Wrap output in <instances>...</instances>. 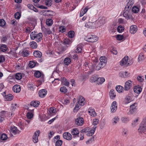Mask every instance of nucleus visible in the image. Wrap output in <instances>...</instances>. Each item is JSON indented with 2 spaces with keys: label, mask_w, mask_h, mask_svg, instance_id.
<instances>
[{
  "label": "nucleus",
  "mask_w": 146,
  "mask_h": 146,
  "mask_svg": "<svg viewBox=\"0 0 146 146\" xmlns=\"http://www.w3.org/2000/svg\"><path fill=\"white\" fill-rule=\"evenodd\" d=\"M99 21L101 25H103L106 22V19L104 17H100L99 19Z\"/></svg>",
  "instance_id": "obj_30"
},
{
  "label": "nucleus",
  "mask_w": 146,
  "mask_h": 146,
  "mask_svg": "<svg viewBox=\"0 0 146 146\" xmlns=\"http://www.w3.org/2000/svg\"><path fill=\"white\" fill-rule=\"evenodd\" d=\"M134 92L137 94L140 93L142 91V89L139 85L136 86L133 88Z\"/></svg>",
  "instance_id": "obj_15"
},
{
  "label": "nucleus",
  "mask_w": 146,
  "mask_h": 146,
  "mask_svg": "<svg viewBox=\"0 0 146 146\" xmlns=\"http://www.w3.org/2000/svg\"><path fill=\"white\" fill-rule=\"evenodd\" d=\"M138 131L139 133H144L146 131V117L143 119L140 125Z\"/></svg>",
  "instance_id": "obj_2"
},
{
  "label": "nucleus",
  "mask_w": 146,
  "mask_h": 146,
  "mask_svg": "<svg viewBox=\"0 0 146 146\" xmlns=\"http://www.w3.org/2000/svg\"><path fill=\"white\" fill-rule=\"evenodd\" d=\"M14 16L16 19H18L20 18L21 14L19 12H17L15 14Z\"/></svg>",
  "instance_id": "obj_63"
},
{
  "label": "nucleus",
  "mask_w": 146,
  "mask_h": 146,
  "mask_svg": "<svg viewBox=\"0 0 146 146\" xmlns=\"http://www.w3.org/2000/svg\"><path fill=\"white\" fill-rule=\"evenodd\" d=\"M13 96L11 94H9L5 96V100L7 101H10L13 100Z\"/></svg>",
  "instance_id": "obj_29"
},
{
  "label": "nucleus",
  "mask_w": 146,
  "mask_h": 146,
  "mask_svg": "<svg viewBox=\"0 0 146 146\" xmlns=\"http://www.w3.org/2000/svg\"><path fill=\"white\" fill-rule=\"evenodd\" d=\"M132 100V98L130 96H127L124 99L125 103L126 104H128L131 102Z\"/></svg>",
  "instance_id": "obj_24"
},
{
  "label": "nucleus",
  "mask_w": 146,
  "mask_h": 146,
  "mask_svg": "<svg viewBox=\"0 0 146 146\" xmlns=\"http://www.w3.org/2000/svg\"><path fill=\"white\" fill-rule=\"evenodd\" d=\"M117 108V105L116 101L113 102L111 104L110 109L111 112L113 113L116 111Z\"/></svg>",
  "instance_id": "obj_8"
},
{
  "label": "nucleus",
  "mask_w": 146,
  "mask_h": 146,
  "mask_svg": "<svg viewBox=\"0 0 146 146\" xmlns=\"http://www.w3.org/2000/svg\"><path fill=\"white\" fill-rule=\"evenodd\" d=\"M122 122L124 123H127L129 121V118L127 117H122L121 119Z\"/></svg>",
  "instance_id": "obj_36"
},
{
  "label": "nucleus",
  "mask_w": 146,
  "mask_h": 146,
  "mask_svg": "<svg viewBox=\"0 0 146 146\" xmlns=\"http://www.w3.org/2000/svg\"><path fill=\"white\" fill-rule=\"evenodd\" d=\"M128 60V57L127 56H125L120 62V64L122 66H128L129 63L127 62Z\"/></svg>",
  "instance_id": "obj_7"
},
{
  "label": "nucleus",
  "mask_w": 146,
  "mask_h": 146,
  "mask_svg": "<svg viewBox=\"0 0 146 146\" xmlns=\"http://www.w3.org/2000/svg\"><path fill=\"white\" fill-rule=\"evenodd\" d=\"M37 33L35 32H32L30 34L31 38L32 40H34L36 38V35H37Z\"/></svg>",
  "instance_id": "obj_37"
},
{
  "label": "nucleus",
  "mask_w": 146,
  "mask_h": 146,
  "mask_svg": "<svg viewBox=\"0 0 146 146\" xmlns=\"http://www.w3.org/2000/svg\"><path fill=\"white\" fill-rule=\"evenodd\" d=\"M109 95L111 99H113L116 96L115 91L113 90H111L109 93Z\"/></svg>",
  "instance_id": "obj_27"
},
{
  "label": "nucleus",
  "mask_w": 146,
  "mask_h": 146,
  "mask_svg": "<svg viewBox=\"0 0 146 146\" xmlns=\"http://www.w3.org/2000/svg\"><path fill=\"white\" fill-rule=\"evenodd\" d=\"M105 81V79L103 77L98 78L96 82L97 83L99 84H102Z\"/></svg>",
  "instance_id": "obj_31"
},
{
  "label": "nucleus",
  "mask_w": 146,
  "mask_h": 146,
  "mask_svg": "<svg viewBox=\"0 0 146 146\" xmlns=\"http://www.w3.org/2000/svg\"><path fill=\"white\" fill-rule=\"evenodd\" d=\"M119 75L121 77L125 78L129 76V73L127 72H122L119 73Z\"/></svg>",
  "instance_id": "obj_13"
},
{
  "label": "nucleus",
  "mask_w": 146,
  "mask_h": 146,
  "mask_svg": "<svg viewBox=\"0 0 146 146\" xmlns=\"http://www.w3.org/2000/svg\"><path fill=\"white\" fill-rule=\"evenodd\" d=\"M7 138V136L6 134L3 133L1 136L0 138L1 140L3 141L6 140Z\"/></svg>",
  "instance_id": "obj_51"
},
{
  "label": "nucleus",
  "mask_w": 146,
  "mask_h": 146,
  "mask_svg": "<svg viewBox=\"0 0 146 146\" xmlns=\"http://www.w3.org/2000/svg\"><path fill=\"white\" fill-rule=\"evenodd\" d=\"M100 62H101L107 63V60L105 56H102L100 58Z\"/></svg>",
  "instance_id": "obj_55"
},
{
  "label": "nucleus",
  "mask_w": 146,
  "mask_h": 146,
  "mask_svg": "<svg viewBox=\"0 0 146 146\" xmlns=\"http://www.w3.org/2000/svg\"><path fill=\"white\" fill-rule=\"evenodd\" d=\"M139 120L138 118H136L132 123L131 125L133 127H134L136 126L138 124V121Z\"/></svg>",
  "instance_id": "obj_42"
},
{
  "label": "nucleus",
  "mask_w": 146,
  "mask_h": 146,
  "mask_svg": "<svg viewBox=\"0 0 146 146\" xmlns=\"http://www.w3.org/2000/svg\"><path fill=\"white\" fill-rule=\"evenodd\" d=\"M95 23L94 22H88L86 23L85 25V27L88 28H92L94 27Z\"/></svg>",
  "instance_id": "obj_21"
},
{
  "label": "nucleus",
  "mask_w": 146,
  "mask_h": 146,
  "mask_svg": "<svg viewBox=\"0 0 146 146\" xmlns=\"http://www.w3.org/2000/svg\"><path fill=\"white\" fill-rule=\"evenodd\" d=\"M34 56L36 57L40 58L42 56L41 52L39 51H35L33 53Z\"/></svg>",
  "instance_id": "obj_26"
},
{
  "label": "nucleus",
  "mask_w": 146,
  "mask_h": 146,
  "mask_svg": "<svg viewBox=\"0 0 146 146\" xmlns=\"http://www.w3.org/2000/svg\"><path fill=\"white\" fill-rule=\"evenodd\" d=\"M124 88L121 86H117L116 87V90L119 93H121L123 91Z\"/></svg>",
  "instance_id": "obj_35"
},
{
  "label": "nucleus",
  "mask_w": 146,
  "mask_h": 146,
  "mask_svg": "<svg viewBox=\"0 0 146 146\" xmlns=\"http://www.w3.org/2000/svg\"><path fill=\"white\" fill-rule=\"evenodd\" d=\"M7 46L6 45L3 44L1 46V50L2 52H5L7 50Z\"/></svg>",
  "instance_id": "obj_50"
},
{
  "label": "nucleus",
  "mask_w": 146,
  "mask_h": 146,
  "mask_svg": "<svg viewBox=\"0 0 146 146\" xmlns=\"http://www.w3.org/2000/svg\"><path fill=\"white\" fill-rule=\"evenodd\" d=\"M117 30L118 32L120 33L124 30V28L121 26H119L118 27Z\"/></svg>",
  "instance_id": "obj_57"
},
{
  "label": "nucleus",
  "mask_w": 146,
  "mask_h": 146,
  "mask_svg": "<svg viewBox=\"0 0 146 146\" xmlns=\"http://www.w3.org/2000/svg\"><path fill=\"white\" fill-rule=\"evenodd\" d=\"M30 44L31 47L34 48H36L37 46L36 43L34 41H32L31 42Z\"/></svg>",
  "instance_id": "obj_40"
},
{
  "label": "nucleus",
  "mask_w": 146,
  "mask_h": 146,
  "mask_svg": "<svg viewBox=\"0 0 146 146\" xmlns=\"http://www.w3.org/2000/svg\"><path fill=\"white\" fill-rule=\"evenodd\" d=\"M128 132V131L126 129H124L122 130V135L124 136H126Z\"/></svg>",
  "instance_id": "obj_61"
},
{
  "label": "nucleus",
  "mask_w": 146,
  "mask_h": 146,
  "mask_svg": "<svg viewBox=\"0 0 146 146\" xmlns=\"http://www.w3.org/2000/svg\"><path fill=\"white\" fill-rule=\"evenodd\" d=\"M6 112H7L5 111H2L0 113H1V116L2 117H3V118L5 119V118L6 117Z\"/></svg>",
  "instance_id": "obj_58"
},
{
  "label": "nucleus",
  "mask_w": 146,
  "mask_h": 146,
  "mask_svg": "<svg viewBox=\"0 0 146 146\" xmlns=\"http://www.w3.org/2000/svg\"><path fill=\"white\" fill-rule=\"evenodd\" d=\"M112 123L113 125H115L119 121V118L117 116H115L112 119Z\"/></svg>",
  "instance_id": "obj_34"
},
{
  "label": "nucleus",
  "mask_w": 146,
  "mask_h": 146,
  "mask_svg": "<svg viewBox=\"0 0 146 146\" xmlns=\"http://www.w3.org/2000/svg\"><path fill=\"white\" fill-rule=\"evenodd\" d=\"M88 112L89 115L92 116H95L96 115V113L95 110L92 108H90L88 110Z\"/></svg>",
  "instance_id": "obj_14"
},
{
  "label": "nucleus",
  "mask_w": 146,
  "mask_h": 146,
  "mask_svg": "<svg viewBox=\"0 0 146 146\" xmlns=\"http://www.w3.org/2000/svg\"><path fill=\"white\" fill-rule=\"evenodd\" d=\"M65 27L64 26H61L59 28V31L60 32L63 33L65 32Z\"/></svg>",
  "instance_id": "obj_59"
},
{
  "label": "nucleus",
  "mask_w": 146,
  "mask_h": 146,
  "mask_svg": "<svg viewBox=\"0 0 146 146\" xmlns=\"http://www.w3.org/2000/svg\"><path fill=\"white\" fill-rule=\"evenodd\" d=\"M46 23L48 26H51L52 24V20L51 19H48L46 20Z\"/></svg>",
  "instance_id": "obj_45"
},
{
  "label": "nucleus",
  "mask_w": 146,
  "mask_h": 146,
  "mask_svg": "<svg viewBox=\"0 0 146 146\" xmlns=\"http://www.w3.org/2000/svg\"><path fill=\"white\" fill-rule=\"evenodd\" d=\"M71 133L73 136H76L78 135L79 131L77 128H74L71 129Z\"/></svg>",
  "instance_id": "obj_19"
},
{
  "label": "nucleus",
  "mask_w": 146,
  "mask_h": 146,
  "mask_svg": "<svg viewBox=\"0 0 146 146\" xmlns=\"http://www.w3.org/2000/svg\"><path fill=\"white\" fill-rule=\"evenodd\" d=\"M36 63L35 62L33 61H31L29 62V66L31 68L34 67L35 66Z\"/></svg>",
  "instance_id": "obj_47"
},
{
  "label": "nucleus",
  "mask_w": 146,
  "mask_h": 146,
  "mask_svg": "<svg viewBox=\"0 0 146 146\" xmlns=\"http://www.w3.org/2000/svg\"><path fill=\"white\" fill-rule=\"evenodd\" d=\"M98 78V76L96 75H94L90 78V81L92 82H95L97 81Z\"/></svg>",
  "instance_id": "obj_33"
},
{
  "label": "nucleus",
  "mask_w": 146,
  "mask_h": 146,
  "mask_svg": "<svg viewBox=\"0 0 146 146\" xmlns=\"http://www.w3.org/2000/svg\"><path fill=\"white\" fill-rule=\"evenodd\" d=\"M145 57L143 53H140L138 57V61H142L144 60Z\"/></svg>",
  "instance_id": "obj_32"
},
{
  "label": "nucleus",
  "mask_w": 146,
  "mask_h": 146,
  "mask_svg": "<svg viewBox=\"0 0 146 146\" xmlns=\"http://www.w3.org/2000/svg\"><path fill=\"white\" fill-rule=\"evenodd\" d=\"M11 131L14 134H16L19 133V131L17 128L14 126L11 127Z\"/></svg>",
  "instance_id": "obj_23"
},
{
  "label": "nucleus",
  "mask_w": 146,
  "mask_h": 146,
  "mask_svg": "<svg viewBox=\"0 0 146 146\" xmlns=\"http://www.w3.org/2000/svg\"><path fill=\"white\" fill-rule=\"evenodd\" d=\"M130 0L127 3V5L125 7L124 12L123 13V16L127 20L132 19V17L131 15L130 12L131 6H130L131 5H132L134 3V1Z\"/></svg>",
  "instance_id": "obj_1"
},
{
  "label": "nucleus",
  "mask_w": 146,
  "mask_h": 146,
  "mask_svg": "<svg viewBox=\"0 0 146 146\" xmlns=\"http://www.w3.org/2000/svg\"><path fill=\"white\" fill-rule=\"evenodd\" d=\"M21 90V87L18 85H15L13 88V91L17 93L20 92Z\"/></svg>",
  "instance_id": "obj_20"
},
{
  "label": "nucleus",
  "mask_w": 146,
  "mask_h": 146,
  "mask_svg": "<svg viewBox=\"0 0 146 146\" xmlns=\"http://www.w3.org/2000/svg\"><path fill=\"white\" fill-rule=\"evenodd\" d=\"M84 101V98L82 96H81L79 97L78 103L79 104V105H80V106H83L84 105V104L85 103Z\"/></svg>",
  "instance_id": "obj_17"
},
{
  "label": "nucleus",
  "mask_w": 146,
  "mask_h": 146,
  "mask_svg": "<svg viewBox=\"0 0 146 146\" xmlns=\"http://www.w3.org/2000/svg\"><path fill=\"white\" fill-rule=\"evenodd\" d=\"M133 82L131 80H128L127 81L124 86V89L125 91L129 90L132 87Z\"/></svg>",
  "instance_id": "obj_4"
},
{
  "label": "nucleus",
  "mask_w": 146,
  "mask_h": 146,
  "mask_svg": "<svg viewBox=\"0 0 146 146\" xmlns=\"http://www.w3.org/2000/svg\"><path fill=\"white\" fill-rule=\"evenodd\" d=\"M62 143V141L60 140H58L55 143V145L56 146H61Z\"/></svg>",
  "instance_id": "obj_53"
},
{
  "label": "nucleus",
  "mask_w": 146,
  "mask_h": 146,
  "mask_svg": "<svg viewBox=\"0 0 146 146\" xmlns=\"http://www.w3.org/2000/svg\"><path fill=\"white\" fill-rule=\"evenodd\" d=\"M96 128V126H94L90 131H87L86 135L88 136H92L94 134Z\"/></svg>",
  "instance_id": "obj_12"
},
{
  "label": "nucleus",
  "mask_w": 146,
  "mask_h": 146,
  "mask_svg": "<svg viewBox=\"0 0 146 146\" xmlns=\"http://www.w3.org/2000/svg\"><path fill=\"white\" fill-rule=\"evenodd\" d=\"M40 104V102L38 101H33L31 102L30 106L35 107H37L39 106Z\"/></svg>",
  "instance_id": "obj_25"
},
{
  "label": "nucleus",
  "mask_w": 146,
  "mask_h": 146,
  "mask_svg": "<svg viewBox=\"0 0 146 146\" xmlns=\"http://www.w3.org/2000/svg\"><path fill=\"white\" fill-rule=\"evenodd\" d=\"M137 79L140 82H143L144 80V77L141 76H138L137 78Z\"/></svg>",
  "instance_id": "obj_54"
},
{
  "label": "nucleus",
  "mask_w": 146,
  "mask_h": 146,
  "mask_svg": "<svg viewBox=\"0 0 146 146\" xmlns=\"http://www.w3.org/2000/svg\"><path fill=\"white\" fill-rule=\"evenodd\" d=\"M82 50V47L80 45H78L77 46L76 51V53H80Z\"/></svg>",
  "instance_id": "obj_43"
},
{
  "label": "nucleus",
  "mask_w": 146,
  "mask_h": 146,
  "mask_svg": "<svg viewBox=\"0 0 146 146\" xmlns=\"http://www.w3.org/2000/svg\"><path fill=\"white\" fill-rule=\"evenodd\" d=\"M123 38V35H117L116 38L118 40H122Z\"/></svg>",
  "instance_id": "obj_64"
},
{
  "label": "nucleus",
  "mask_w": 146,
  "mask_h": 146,
  "mask_svg": "<svg viewBox=\"0 0 146 146\" xmlns=\"http://www.w3.org/2000/svg\"><path fill=\"white\" fill-rule=\"evenodd\" d=\"M45 3L46 5L50 7L52 4V1L51 0H46Z\"/></svg>",
  "instance_id": "obj_46"
},
{
  "label": "nucleus",
  "mask_w": 146,
  "mask_h": 146,
  "mask_svg": "<svg viewBox=\"0 0 146 146\" xmlns=\"http://www.w3.org/2000/svg\"><path fill=\"white\" fill-rule=\"evenodd\" d=\"M74 32L73 31H70L68 32V36L70 38H72L74 36Z\"/></svg>",
  "instance_id": "obj_48"
},
{
  "label": "nucleus",
  "mask_w": 146,
  "mask_h": 146,
  "mask_svg": "<svg viewBox=\"0 0 146 146\" xmlns=\"http://www.w3.org/2000/svg\"><path fill=\"white\" fill-rule=\"evenodd\" d=\"M85 67L86 68V69H88V68H90L92 67V64L91 63H88L87 62H86L85 63Z\"/></svg>",
  "instance_id": "obj_56"
},
{
  "label": "nucleus",
  "mask_w": 146,
  "mask_h": 146,
  "mask_svg": "<svg viewBox=\"0 0 146 146\" xmlns=\"http://www.w3.org/2000/svg\"><path fill=\"white\" fill-rule=\"evenodd\" d=\"M71 60L70 58L66 57L64 59V62L65 65H68L71 63Z\"/></svg>",
  "instance_id": "obj_28"
},
{
  "label": "nucleus",
  "mask_w": 146,
  "mask_h": 146,
  "mask_svg": "<svg viewBox=\"0 0 146 146\" xmlns=\"http://www.w3.org/2000/svg\"><path fill=\"white\" fill-rule=\"evenodd\" d=\"M60 80L59 78H56L54 79V80L52 81V83L54 84V86L56 85V84H58Z\"/></svg>",
  "instance_id": "obj_52"
},
{
  "label": "nucleus",
  "mask_w": 146,
  "mask_h": 146,
  "mask_svg": "<svg viewBox=\"0 0 146 146\" xmlns=\"http://www.w3.org/2000/svg\"><path fill=\"white\" fill-rule=\"evenodd\" d=\"M34 74L35 77L38 78L40 77L41 76V73L39 71H37L35 72Z\"/></svg>",
  "instance_id": "obj_62"
},
{
  "label": "nucleus",
  "mask_w": 146,
  "mask_h": 146,
  "mask_svg": "<svg viewBox=\"0 0 146 146\" xmlns=\"http://www.w3.org/2000/svg\"><path fill=\"white\" fill-rule=\"evenodd\" d=\"M71 43V41L67 38L64 40L62 42L63 44L66 45L70 44Z\"/></svg>",
  "instance_id": "obj_38"
},
{
  "label": "nucleus",
  "mask_w": 146,
  "mask_h": 146,
  "mask_svg": "<svg viewBox=\"0 0 146 146\" xmlns=\"http://www.w3.org/2000/svg\"><path fill=\"white\" fill-rule=\"evenodd\" d=\"M106 63L103 62H100L96 67V69L97 70H99L101 68H102L106 64Z\"/></svg>",
  "instance_id": "obj_22"
},
{
  "label": "nucleus",
  "mask_w": 146,
  "mask_h": 146,
  "mask_svg": "<svg viewBox=\"0 0 146 146\" xmlns=\"http://www.w3.org/2000/svg\"><path fill=\"white\" fill-rule=\"evenodd\" d=\"M137 103H134L130 106L129 112L131 114H133L137 110Z\"/></svg>",
  "instance_id": "obj_6"
},
{
  "label": "nucleus",
  "mask_w": 146,
  "mask_h": 146,
  "mask_svg": "<svg viewBox=\"0 0 146 146\" xmlns=\"http://www.w3.org/2000/svg\"><path fill=\"white\" fill-rule=\"evenodd\" d=\"M63 136L64 139L68 140H71L72 138L71 134L68 132L64 133Z\"/></svg>",
  "instance_id": "obj_10"
},
{
  "label": "nucleus",
  "mask_w": 146,
  "mask_h": 146,
  "mask_svg": "<svg viewBox=\"0 0 146 146\" xmlns=\"http://www.w3.org/2000/svg\"><path fill=\"white\" fill-rule=\"evenodd\" d=\"M60 91L61 92L65 93L67 92V89L66 87L63 86L60 88Z\"/></svg>",
  "instance_id": "obj_60"
},
{
  "label": "nucleus",
  "mask_w": 146,
  "mask_h": 146,
  "mask_svg": "<svg viewBox=\"0 0 146 146\" xmlns=\"http://www.w3.org/2000/svg\"><path fill=\"white\" fill-rule=\"evenodd\" d=\"M98 38L95 35L88 36L85 38V40L87 41L91 42H94L98 40Z\"/></svg>",
  "instance_id": "obj_3"
},
{
  "label": "nucleus",
  "mask_w": 146,
  "mask_h": 146,
  "mask_svg": "<svg viewBox=\"0 0 146 146\" xmlns=\"http://www.w3.org/2000/svg\"><path fill=\"white\" fill-rule=\"evenodd\" d=\"M40 133V131L37 130L35 131L33 137V139L34 143H36L38 141V136L39 135Z\"/></svg>",
  "instance_id": "obj_5"
},
{
  "label": "nucleus",
  "mask_w": 146,
  "mask_h": 146,
  "mask_svg": "<svg viewBox=\"0 0 146 146\" xmlns=\"http://www.w3.org/2000/svg\"><path fill=\"white\" fill-rule=\"evenodd\" d=\"M137 30V27L135 25H131L130 28V32L131 34L135 33Z\"/></svg>",
  "instance_id": "obj_11"
},
{
  "label": "nucleus",
  "mask_w": 146,
  "mask_h": 146,
  "mask_svg": "<svg viewBox=\"0 0 146 146\" xmlns=\"http://www.w3.org/2000/svg\"><path fill=\"white\" fill-rule=\"evenodd\" d=\"M22 55L23 56L25 57L29 55V53L28 50H23L21 52Z\"/></svg>",
  "instance_id": "obj_39"
},
{
  "label": "nucleus",
  "mask_w": 146,
  "mask_h": 146,
  "mask_svg": "<svg viewBox=\"0 0 146 146\" xmlns=\"http://www.w3.org/2000/svg\"><path fill=\"white\" fill-rule=\"evenodd\" d=\"M36 36V38H35L36 39V41L38 42L42 39L43 35L41 33H40L37 34Z\"/></svg>",
  "instance_id": "obj_18"
},
{
  "label": "nucleus",
  "mask_w": 146,
  "mask_h": 146,
  "mask_svg": "<svg viewBox=\"0 0 146 146\" xmlns=\"http://www.w3.org/2000/svg\"><path fill=\"white\" fill-rule=\"evenodd\" d=\"M80 105L77 102L75 106L73 109L74 112L77 111L80 109L79 106Z\"/></svg>",
  "instance_id": "obj_49"
},
{
  "label": "nucleus",
  "mask_w": 146,
  "mask_h": 146,
  "mask_svg": "<svg viewBox=\"0 0 146 146\" xmlns=\"http://www.w3.org/2000/svg\"><path fill=\"white\" fill-rule=\"evenodd\" d=\"M132 11L134 13H137L139 11V9L137 7L134 6L132 8Z\"/></svg>",
  "instance_id": "obj_44"
},
{
  "label": "nucleus",
  "mask_w": 146,
  "mask_h": 146,
  "mask_svg": "<svg viewBox=\"0 0 146 146\" xmlns=\"http://www.w3.org/2000/svg\"><path fill=\"white\" fill-rule=\"evenodd\" d=\"M38 94L40 97H44L46 94V91L45 89H42L39 91Z\"/></svg>",
  "instance_id": "obj_16"
},
{
  "label": "nucleus",
  "mask_w": 146,
  "mask_h": 146,
  "mask_svg": "<svg viewBox=\"0 0 146 146\" xmlns=\"http://www.w3.org/2000/svg\"><path fill=\"white\" fill-rule=\"evenodd\" d=\"M84 122V120L83 118L79 117L76 119V124L78 125H82Z\"/></svg>",
  "instance_id": "obj_9"
},
{
  "label": "nucleus",
  "mask_w": 146,
  "mask_h": 146,
  "mask_svg": "<svg viewBox=\"0 0 146 146\" xmlns=\"http://www.w3.org/2000/svg\"><path fill=\"white\" fill-rule=\"evenodd\" d=\"M16 79L17 80H20L22 78V75L20 73H17L15 75Z\"/></svg>",
  "instance_id": "obj_41"
}]
</instances>
